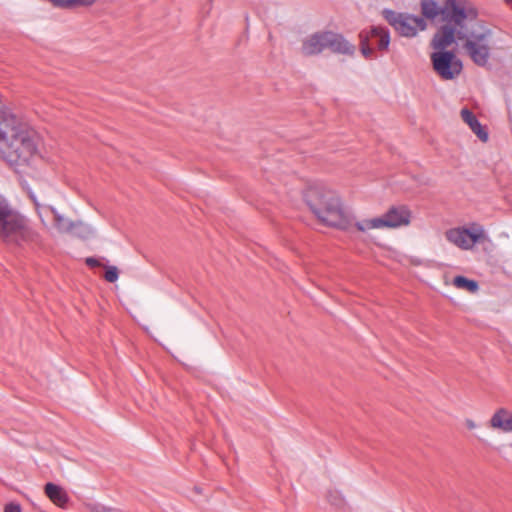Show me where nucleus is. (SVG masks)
<instances>
[{"label":"nucleus","mask_w":512,"mask_h":512,"mask_svg":"<svg viewBox=\"0 0 512 512\" xmlns=\"http://www.w3.org/2000/svg\"><path fill=\"white\" fill-rule=\"evenodd\" d=\"M445 11L446 19L461 31H466L464 29V21L475 19L477 15L473 8L467 7L464 0H447Z\"/></svg>","instance_id":"obj_10"},{"label":"nucleus","mask_w":512,"mask_h":512,"mask_svg":"<svg viewBox=\"0 0 512 512\" xmlns=\"http://www.w3.org/2000/svg\"><path fill=\"white\" fill-rule=\"evenodd\" d=\"M85 263L91 267V268H94V267H97V266H100V262L98 259L94 258V257H88L86 258L85 260Z\"/></svg>","instance_id":"obj_28"},{"label":"nucleus","mask_w":512,"mask_h":512,"mask_svg":"<svg viewBox=\"0 0 512 512\" xmlns=\"http://www.w3.org/2000/svg\"><path fill=\"white\" fill-rule=\"evenodd\" d=\"M85 507L90 512H105L106 508H107V506H104V505H102L100 503H86Z\"/></svg>","instance_id":"obj_26"},{"label":"nucleus","mask_w":512,"mask_h":512,"mask_svg":"<svg viewBox=\"0 0 512 512\" xmlns=\"http://www.w3.org/2000/svg\"><path fill=\"white\" fill-rule=\"evenodd\" d=\"M180 491L189 499L196 501L205 496L206 486L202 482H183Z\"/></svg>","instance_id":"obj_17"},{"label":"nucleus","mask_w":512,"mask_h":512,"mask_svg":"<svg viewBox=\"0 0 512 512\" xmlns=\"http://www.w3.org/2000/svg\"><path fill=\"white\" fill-rule=\"evenodd\" d=\"M446 239L462 250L473 248L476 243L486 239L484 228L479 224H472L469 228L457 227L445 232Z\"/></svg>","instance_id":"obj_8"},{"label":"nucleus","mask_w":512,"mask_h":512,"mask_svg":"<svg viewBox=\"0 0 512 512\" xmlns=\"http://www.w3.org/2000/svg\"><path fill=\"white\" fill-rule=\"evenodd\" d=\"M453 284L455 287L459 289L467 290L471 293H475L478 291V283L474 280H470L464 276H456L453 280Z\"/></svg>","instance_id":"obj_22"},{"label":"nucleus","mask_w":512,"mask_h":512,"mask_svg":"<svg viewBox=\"0 0 512 512\" xmlns=\"http://www.w3.org/2000/svg\"><path fill=\"white\" fill-rule=\"evenodd\" d=\"M105 512H119V511L114 508L107 507Z\"/></svg>","instance_id":"obj_30"},{"label":"nucleus","mask_w":512,"mask_h":512,"mask_svg":"<svg viewBox=\"0 0 512 512\" xmlns=\"http://www.w3.org/2000/svg\"><path fill=\"white\" fill-rule=\"evenodd\" d=\"M431 62L436 74L443 80L457 78L462 70V61L452 51H435L431 54Z\"/></svg>","instance_id":"obj_7"},{"label":"nucleus","mask_w":512,"mask_h":512,"mask_svg":"<svg viewBox=\"0 0 512 512\" xmlns=\"http://www.w3.org/2000/svg\"><path fill=\"white\" fill-rule=\"evenodd\" d=\"M360 38V46H361V52L362 54L368 58L371 57L373 54V49L369 45L370 36L368 32L362 31L359 34Z\"/></svg>","instance_id":"obj_24"},{"label":"nucleus","mask_w":512,"mask_h":512,"mask_svg":"<svg viewBox=\"0 0 512 512\" xmlns=\"http://www.w3.org/2000/svg\"><path fill=\"white\" fill-rule=\"evenodd\" d=\"M411 221V211L405 205L392 206L379 217L356 221L354 226L359 232L366 233L374 229H395L407 226Z\"/></svg>","instance_id":"obj_5"},{"label":"nucleus","mask_w":512,"mask_h":512,"mask_svg":"<svg viewBox=\"0 0 512 512\" xmlns=\"http://www.w3.org/2000/svg\"><path fill=\"white\" fill-rule=\"evenodd\" d=\"M68 234L82 239H87L94 234V229L82 221H75L73 223V228L68 232Z\"/></svg>","instance_id":"obj_20"},{"label":"nucleus","mask_w":512,"mask_h":512,"mask_svg":"<svg viewBox=\"0 0 512 512\" xmlns=\"http://www.w3.org/2000/svg\"><path fill=\"white\" fill-rule=\"evenodd\" d=\"M47 497L57 506L65 508L68 504L69 497L66 491L53 482H47L44 488Z\"/></svg>","instance_id":"obj_15"},{"label":"nucleus","mask_w":512,"mask_h":512,"mask_svg":"<svg viewBox=\"0 0 512 512\" xmlns=\"http://www.w3.org/2000/svg\"><path fill=\"white\" fill-rule=\"evenodd\" d=\"M97 0H59L56 8L75 9L79 7H91Z\"/></svg>","instance_id":"obj_21"},{"label":"nucleus","mask_w":512,"mask_h":512,"mask_svg":"<svg viewBox=\"0 0 512 512\" xmlns=\"http://www.w3.org/2000/svg\"><path fill=\"white\" fill-rule=\"evenodd\" d=\"M37 152L34 133L10 109L0 105V158L17 168L27 165Z\"/></svg>","instance_id":"obj_1"},{"label":"nucleus","mask_w":512,"mask_h":512,"mask_svg":"<svg viewBox=\"0 0 512 512\" xmlns=\"http://www.w3.org/2000/svg\"><path fill=\"white\" fill-rule=\"evenodd\" d=\"M326 48L340 54L351 55L354 53L355 47L350 44L341 34L332 31H326Z\"/></svg>","instance_id":"obj_13"},{"label":"nucleus","mask_w":512,"mask_h":512,"mask_svg":"<svg viewBox=\"0 0 512 512\" xmlns=\"http://www.w3.org/2000/svg\"><path fill=\"white\" fill-rule=\"evenodd\" d=\"M304 200L322 224L341 230L353 225L352 218L343 210L335 192L323 186H311L305 191Z\"/></svg>","instance_id":"obj_2"},{"label":"nucleus","mask_w":512,"mask_h":512,"mask_svg":"<svg viewBox=\"0 0 512 512\" xmlns=\"http://www.w3.org/2000/svg\"><path fill=\"white\" fill-rule=\"evenodd\" d=\"M53 189L47 185H40L36 191L29 190V198L35 205L36 211L43 224H46L45 219L53 216L54 226L60 233H68L73 228L74 221L59 214L54 207L50 205L52 200Z\"/></svg>","instance_id":"obj_4"},{"label":"nucleus","mask_w":512,"mask_h":512,"mask_svg":"<svg viewBox=\"0 0 512 512\" xmlns=\"http://www.w3.org/2000/svg\"><path fill=\"white\" fill-rule=\"evenodd\" d=\"M458 31L459 29L451 24L441 26L434 35L431 46L437 51H446L445 49L455 41Z\"/></svg>","instance_id":"obj_11"},{"label":"nucleus","mask_w":512,"mask_h":512,"mask_svg":"<svg viewBox=\"0 0 512 512\" xmlns=\"http://www.w3.org/2000/svg\"><path fill=\"white\" fill-rule=\"evenodd\" d=\"M118 269L116 266H107L104 278L109 283H114L118 280Z\"/></svg>","instance_id":"obj_25"},{"label":"nucleus","mask_w":512,"mask_h":512,"mask_svg":"<svg viewBox=\"0 0 512 512\" xmlns=\"http://www.w3.org/2000/svg\"><path fill=\"white\" fill-rule=\"evenodd\" d=\"M461 117L481 141L486 142L488 140V133L470 110L462 109Z\"/></svg>","instance_id":"obj_16"},{"label":"nucleus","mask_w":512,"mask_h":512,"mask_svg":"<svg viewBox=\"0 0 512 512\" xmlns=\"http://www.w3.org/2000/svg\"><path fill=\"white\" fill-rule=\"evenodd\" d=\"M490 427L504 433L512 432V411L506 408H499L495 411L489 421Z\"/></svg>","instance_id":"obj_14"},{"label":"nucleus","mask_w":512,"mask_h":512,"mask_svg":"<svg viewBox=\"0 0 512 512\" xmlns=\"http://www.w3.org/2000/svg\"><path fill=\"white\" fill-rule=\"evenodd\" d=\"M422 14L429 19H434L439 13V7L433 0H425L421 3Z\"/></svg>","instance_id":"obj_23"},{"label":"nucleus","mask_w":512,"mask_h":512,"mask_svg":"<svg viewBox=\"0 0 512 512\" xmlns=\"http://www.w3.org/2000/svg\"><path fill=\"white\" fill-rule=\"evenodd\" d=\"M369 36L370 38H377V46L380 50H386L390 43V36L388 30L383 27L374 26L371 28Z\"/></svg>","instance_id":"obj_18"},{"label":"nucleus","mask_w":512,"mask_h":512,"mask_svg":"<svg viewBox=\"0 0 512 512\" xmlns=\"http://www.w3.org/2000/svg\"><path fill=\"white\" fill-rule=\"evenodd\" d=\"M327 500L338 510L343 512H353L352 508L347 504L344 497L338 491H329L327 494Z\"/></svg>","instance_id":"obj_19"},{"label":"nucleus","mask_w":512,"mask_h":512,"mask_svg":"<svg viewBox=\"0 0 512 512\" xmlns=\"http://www.w3.org/2000/svg\"><path fill=\"white\" fill-rule=\"evenodd\" d=\"M21 505L16 502H10L5 505L4 512H21Z\"/></svg>","instance_id":"obj_27"},{"label":"nucleus","mask_w":512,"mask_h":512,"mask_svg":"<svg viewBox=\"0 0 512 512\" xmlns=\"http://www.w3.org/2000/svg\"><path fill=\"white\" fill-rule=\"evenodd\" d=\"M385 20L402 36L413 37L419 30L426 28L423 18L409 14L397 13L392 10H383Z\"/></svg>","instance_id":"obj_9"},{"label":"nucleus","mask_w":512,"mask_h":512,"mask_svg":"<svg viewBox=\"0 0 512 512\" xmlns=\"http://www.w3.org/2000/svg\"><path fill=\"white\" fill-rule=\"evenodd\" d=\"M507 4L512 3V0H504Z\"/></svg>","instance_id":"obj_31"},{"label":"nucleus","mask_w":512,"mask_h":512,"mask_svg":"<svg viewBox=\"0 0 512 512\" xmlns=\"http://www.w3.org/2000/svg\"><path fill=\"white\" fill-rule=\"evenodd\" d=\"M489 36L488 31L477 33L459 30L457 32V38L465 40L463 45L465 52L478 66H485L488 63L491 49Z\"/></svg>","instance_id":"obj_6"},{"label":"nucleus","mask_w":512,"mask_h":512,"mask_svg":"<svg viewBox=\"0 0 512 512\" xmlns=\"http://www.w3.org/2000/svg\"><path fill=\"white\" fill-rule=\"evenodd\" d=\"M465 425L470 430H473L476 428V423L472 419H466Z\"/></svg>","instance_id":"obj_29"},{"label":"nucleus","mask_w":512,"mask_h":512,"mask_svg":"<svg viewBox=\"0 0 512 512\" xmlns=\"http://www.w3.org/2000/svg\"><path fill=\"white\" fill-rule=\"evenodd\" d=\"M326 31L316 32L302 41L301 53L304 56L320 54L326 48Z\"/></svg>","instance_id":"obj_12"},{"label":"nucleus","mask_w":512,"mask_h":512,"mask_svg":"<svg viewBox=\"0 0 512 512\" xmlns=\"http://www.w3.org/2000/svg\"><path fill=\"white\" fill-rule=\"evenodd\" d=\"M25 219L0 195V238L6 243L20 244L31 238Z\"/></svg>","instance_id":"obj_3"}]
</instances>
